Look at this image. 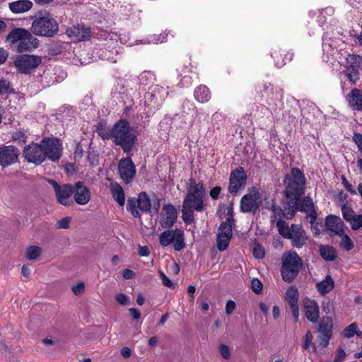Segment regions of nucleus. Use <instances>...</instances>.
Returning <instances> with one entry per match:
<instances>
[{
    "mask_svg": "<svg viewBox=\"0 0 362 362\" xmlns=\"http://www.w3.org/2000/svg\"><path fill=\"white\" fill-rule=\"evenodd\" d=\"M284 183L286 200L284 202V208L286 212V218L292 219L298 211L300 197L305 193V175L299 168H293L291 175L285 176Z\"/></svg>",
    "mask_w": 362,
    "mask_h": 362,
    "instance_id": "obj_1",
    "label": "nucleus"
},
{
    "mask_svg": "<svg viewBox=\"0 0 362 362\" xmlns=\"http://www.w3.org/2000/svg\"><path fill=\"white\" fill-rule=\"evenodd\" d=\"M33 35L24 28H14L6 35V42L17 53L31 52L39 46V40Z\"/></svg>",
    "mask_w": 362,
    "mask_h": 362,
    "instance_id": "obj_2",
    "label": "nucleus"
},
{
    "mask_svg": "<svg viewBox=\"0 0 362 362\" xmlns=\"http://www.w3.org/2000/svg\"><path fill=\"white\" fill-rule=\"evenodd\" d=\"M137 141L136 132L127 120L121 119L114 124L112 141L119 146L124 153L129 154Z\"/></svg>",
    "mask_w": 362,
    "mask_h": 362,
    "instance_id": "obj_3",
    "label": "nucleus"
},
{
    "mask_svg": "<svg viewBox=\"0 0 362 362\" xmlns=\"http://www.w3.org/2000/svg\"><path fill=\"white\" fill-rule=\"evenodd\" d=\"M160 206V199L154 195V199H150L144 192L139 193L137 198L132 197L127 200V210L135 218H141V212L157 215Z\"/></svg>",
    "mask_w": 362,
    "mask_h": 362,
    "instance_id": "obj_4",
    "label": "nucleus"
},
{
    "mask_svg": "<svg viewBox=\"0 0 362 362\" xmlns=\"http://www.w3.org/2000/svg\"><path fill=\"white\" fill-rule=\"evenodd\" d=\"M58 30V23L49 13L36 16L30 27V30L34 35L47 37L54 36Z\"/></svg>",
    "mask_w": 362,
    "mask_h": 362,
    "instance_id": "obj_5",
    "label": "nucleus"
},
{
    "mask_svg": "<svg viewBox=\"0 0 362 362\" xmlns=\"http://www.w3.org/2000/svg\"><path fill=\"white\" fill-rule=\"evenodd\" d=\"M302 266V260L296 252H290L283 257L281 267L282 279L288 282H292L298 276Z\"/></svg>",
    "mask_w": 362,
    "mask_h": 362,
    "instance_id": "obj_6",
    "label": "nucleus"
},
{
    "mask_svg": "<svg viewBox=\"0 0 362 362\" xmlns=\"http://www.w3.org/2000/svg\"><path fill=\"white\" fill-rule=\"evenodd\" d=\"M279 233L286 239L291 240V245L296 248H302L306 243L308 237L300 224H291L281 228Z\"/></svg>",
    "mask_w": 362,
    "mask_h": 362,
    "instance_id": "obj_7",
    "label": "nucleus"
},
{
    "mask_svg": "<svg viewBox=\"0 0 362 362\" xmlns=\"http://www.w3.org/2000/svg\"><path fill=\"white\" fill-rule=\"evenodd\" d=\"M41 62L42 59L39 56L22 54L16 57L14 66L19 73L28 74L33 72Z\"/></svg>",
    "mask_w": 362,
    "mask_h": 362,
    "instance_id": "obj_8",
    "label": "nucleus"
},
{
    "mask_svg": "<svg viewBox=\"0 0 362 362\" xmlns=\"http://www.w3.org/2000/svg\"><path fill=\"white\" fill-rule=\"evenodd\" d=\"M168 95V91L165 88L158 85H152L146 97V103L149 107V110H156L162 105Z\"/></svg>",
    "mask_w": 362,
    "mask_h": 362,
    "instance_id": "obj_9",
    "label": "nucleus"
},
{
    "mask_svg": "<svg viewBox=\"0 0 362 362\" xmlns=\"http://www.w3.org/2000/svg\"><path fill=\"white\" fill-rule=\"evenodd\" d=\"M333 322L329 316L322 317L318 323L317 332H319L318 341L322 348H326L332 336Z\"/></svg>",
    "mask_w": 362,
    "mask_h": 362,
    "instance_id": "obj_10",
    "label": "nucleus"
},
{
    "mask_svg": "<svg viewBox=\"0 0 362 362\" xmlns=\"http://www.w3.org/2000/svg\"><path fill=\"white\" fill-rule=\"evenodd\" d=\"M49 182L52 185L57 202L64 206H69L73 204L71 197L74 193V187L71 184L59 185L52 180Z\"/></svg>",
    "mask_w": 362,
    "mask_h": 362,
    "instance_id": "obj_11",
    "label": "nucleus"
},
{
    "mask_svg": "<svg viewBox=\"0 0 362 362\" xmlns=\"http://www.w3.org/2000/svg\"><path fill=\"white\" fill-rule=\"evenodd\" d=\"M233 223L229 222V219L221 223L217 234V248L220 252L228 248L233 235Z\"/></svg>",
    "mask_w": 362,
    "mask_h": 362,
    "instance_id": "obj_12",
    "label": "nucleus"
},
{
    "mask_svg": "<svg viewBox=\"0 0 362 362\" xmlns=\"http://www.w3.org/2000/svg\"><path fill=\"white\" fill-rule=\"evenodd\" d=\"M42 146L43 153H45V158L57 162L61 156V148L59 140L57 139L44 138L41 141Z\"/></svg>",
    "mask_w": 362,
    "mask_h": 362,
    "instance_id": "obj_13",
    "label": "nucleus"
},
{
    "mask_svg": "<svg viewBox=\"0 0 362 362\" xmlns=\"http://www.w3.org/2000/svg\"><path fill=\"white\" fill-rule=\"evenodd\" d=\"M23 154L28 162L36 165L41 164L45 160L41 143L40 144L32 143L25 146Z\"/></svg>",
    "mask_w": 362,
    "mask_h": 362,
    "instance_id": "obj_14",
    "label": "nucleus"
},
{
    "mask_svg": "<svg viewBox=\"0 0 362 362\" xmlns=\"http://www.w3.org/2000/svg\"><path fill=\"white\" fill-rule=\"evenodd\" d=\"M260 202L259 192L253 189L241 198L240 211L244 213L255 212L259 208Z\"/></svg>",
    "mask_w": 362,
    "mask_h": 362,
    "instance_id": "obj_15",
    "label": "nucleus"
},
{
    "mask_svg": "<svg viewBox=\"0 0 362 362\" xmlns=\"http://www.w3.org/2000/svg\"><path fill=\"white\" fill-rule=\"evenodd\" d=\"M20 153L18 148L14 146H0V165L4 168L16 163Z\"/></svg>",
    "mask_w": 362,
    "mask_h": 362,
    "instance_id": "obj_16",
    "label": "nucleus"
},
{
    "mask_svg": "<svg viewBox=\"0 0 362 362\" xmlns=\"http://www.w3.org/2000/svg\"><path fill=\"white\" fill-rule=\"evenodd\" d=\"M246 179L247 175L243 168L240 167L234 170L230 175L229 192L233 195H236L240 189L244 188Z\"/></svg>",
    "mask_w": 362,
    "mask_h": 362,
    "instance_id": "obj_17",
    "label": "nucleus"
},
{
    "mask_svg": "<svg viewBox=\"0 0 362 362\" xmlns=\"http://www.w3.org/2000/svg\"><path fill=\"white\" fill-rule=\"evenodd\" d=\"M205 189H201L194 192V191H187L182 204L184 207L192 208L197 211H202L204 209V197L205 196Z\"/></svg>",
    "mask_w": 362,
    "mask_h": 362,
    "instance_id": "obj_18",
    "label": "nucleus"
},
{
    "mask_svg": "<svg viewBox=\"0 0 362 362\" xmlns=\"http://www.w3.org/2000/svg\"><path fill=\"white\" fill-rule=\"evenodd\" d=\"M118 171L122 180L130 183L136 175V167L130 157L122 158L118 163Z\"/></svg>",
    "mask_w": 362,
    "mask_h": 362,
    "instance_id": "obj_19",
    "label": "nucleus"
},
{
    "mask_svg": "<svg viewBox=\"0 0 362 362\" xmlns=\"http://www.w3.org/2000/svg\"><path fill=\"white\" fill-rule=\"evenodd\" d=\"M66 34L72 41L81 42L89 40L91 32L90 28L84 25L77 24L68 28Z\"/></svg>",
    "mask_w": 362,
    "mask_h": 362,
    "instance_id": "obj_20",
    "label": "nucleus"
},
{
    "mask_svg": "<svg viewBox=\"0 0 362 362\" xmlns=\"http://www.w3.org/2000/svg\"><path fill=\"white\" fill-rule=\"evenodd\" d=\"M177 213L173 204H168L163 206V213L160 221V226L164 228H170L177 221Z\"/></svg>",
    "mask_w": 362,
    "mask_h": 362,
    "instance_id": "obj_21",
    "label": "nucleus"
},
{
    "mask_svg": "<svg viewBox=\"0 0 362 362\" xmlns=\"http://www.w3.org/2000/svg\"><path fill=\"white\" fill-rule=\"evenodd\" d=\"M298 296V291L293 286H290L286 292V300L291 310L296 322L299 319Z\"/></svg>",
    "mask_w": 362,
    "mask_h": 362,
    "instance_id": "obj_22",
    "label": "nucleus"
},
{
    "mask_svg": "<svg viewBox=\"0 0 362 362\" xmlns=\"http://www.w3.org/2000/svg\"><path fill=\"white\" fill-rule=\"evenodd\" d=\"M74 201L80 205L86 204L90 199V192L83 182H76L74 187Z\"/></svg>",
    "mask_w": 362,
    "mask_h": 362,
    "instance_id": "obj_23",
    "label": "nucleus"
},
{
    "mask_svg": "<svg viewBox=\"0 0 362 362\" xmlns=\"http://www.w3.org/2000/svg\"><path fill=\"white\" fill-rule=\"evenodd\" d=\"M298 211L306 213L312 225L316 223L317 215L313 199L310 197L300 198Z\"/></svg>",
    "mask_w": 362,
    "mask_h": 362,
    "instance_id": "obj_24",
    "label": "nucleus"
},
{
    "mask_svg": "<svg viewBox=\"0 0 362 362\" xmlns=\"http://www.w3.org/2000/svg\"><path fill=\"white\" fill-rule=\"evenodd\" d=\"M325 226L327 230L332 233L331 235H342L344 234V223L338 216L328 215L325 219Z\"/></svg>",
    "mask_w": 362,
    "mask_h": 362,
    "instance_id": "obj_25",
    "label": "nucleus"
},
{
    "mask_svg": "<svg viewBox=\"0 0 362 362\" xmlns=\"http://www.w3.org/2000/svg\"><path fill=\"white\" fill-rule=\"evenodd\" d=\"M305 315L311 322H317L320 317V310L317 303L314 300H308L304 303Z\"/></svg>",
    "mask_w": 362,
    "mask_h": 362,
    "instance_id": "obj_26",
    "label": "nucleus"
},
{
    "mask_svg": "<svg viewBox=\"0 0 362 362\" xmlns=\"http://www.w3.org/2000/svg\"><path fill=\"white\" fill-rule=\"evenodd\" d=\"M270 210L273 212V215L272 216V222H274L275 219L277 218L276 221V227L278 231L288 224L284 220V218H286V212L284 209H283L281 206L276 204H272Z\"/></svg>",
    "mask_w": 362,
    "mask_h": 362,
    "instance_id": "obj_27",
    "label": "nucleus"
},
{
    "mask_svg": "<svg viewBox=\"0 0 362 362\" xmlns=\"http://www.w3.org/2000/svg\"><path fill=\"white\" fill-rule=\"evenodd\" d=\"M33 6V4L30 0H18L8 4L10 11L15 14L25 13L30 11Z\"/></svg>",
    "mask_w": 362,
    "mask_h": 362,
    "instance_id": "obj_28",
    "label": "nucleus"
},
{
    "mask_svg": "<svg viewBox=\"0 0 362 362\" xmlns=\"http://www.w3.org/2000/svg\"><path fill=\"white\" fill-rule=\"evenodd\" d=\"M259 89H261V87H259ZM259 91L261 97L269 103L278 99L280 95V92H279L276 88L271 83L264 84L263 86V89Z\"/></svg>",
    "mask_w": 362,
    "mask_h": 362,
    "instance_id": "obj_29",
    "label": "nucleus"
},
{
    "mask_svg": "<svg viewBox=\"0 0 362 362\" xmlns=\"http://www.w3.org/2000/svg\"><path fill=\"white\" fill-rule=\"evenodd\" d=\"M110 192L114 200L120 206H123L125 203V196L122 186L117 183L110 185Z\"/></svg>",
    "mask_w": 362,
    "mask_h": 362,
    "instance_id": "obj_30",
    "label": "nucleus"
},
{
    "mask_svg": "<svg viewBox=\"0 0 362 362\" xmlns=\"http://www.w3.org/2000/svg\"><path fill=\"white\" fill-rule=\"evenodd\" d=\"M340 40L332 39L330 34L327 32L323 36V43H322V49L323 51L327 53H329L331 51L337 49L339 46V43Z\"/></svg>",
    "mask_w": 362,
    "mask_h": 362,
    "instance_id": "obj_31",
    "label": "nucleus"
},
{
    "mask_svg": "<svg viewBox=\"0 0 362 362\" xmlns=\"http://www.w3.org/2000/svg\"><path fill=\"white\" fill-rule=\"evenodd\" d=\"M316 286L318 292L322 296H325V294L328 293L333 289L334 284L332 276L329 275H327L325 279L322 281L317 283Z\"/></svg>",
    "mask_w": 362,
    "mask_h": 362,
    "instance_id": "obj_32",
    "label": "nucleus"
},
{
    "mask_svg": "<svg viewBox=\"0 0 362 362\" xmlns=\"http://www.w3.org/2000/svg\"><path fill=\"white\" fill-rule=\"evenodd\" d=\"M349 102L356 110H362V94L358 89L355 88L351 91Z\"/></svg>",
    "mask_w": 362,
    "mask_h": 362,
    "instance_id": "obj_33",
    "label": "nucleus"
},
{
    "mask_svg": "<svg viewBox=\"0 0 362 362\" xmlns=\"http://www.w3.org/2000/svg\"><path fill=\"white\" fill-rule=\"evenodd\" d=\"M195 99L200 103H205L210 100L211 92L206 86L197 87L194 92Z\"/></svg>",
    "mask_w": 362,
    "mask_h": 362,
    "instance_id": "obj_34",
    "label": "nucleus"
},
{
    "mask_svg": "<svg viewBox=\"0 0 362 362\" xmlns=\"http://www.w3.org/2000/svg\"><path fill=\"white\" fill-rule=\"evenodd\" d=\"M176 238V229L165 230L162 232L159 235V243L163 247H166L173 243L174 239Z\"/></svg>",
    "mask_w": 362,
    "mask_h": 362,
    "instance_id": "obj_35",
    "label": "nucleus"
},
{
    "mask_svg": "<svg viewBox=\"0 0 362 362\" xmlns=\"http://www.w3.org/2000/svg\"><path fill=\"white\" fill-rule=\"evenodd\" d=\"M320 254L326 261H333L337 258L335 249L329 245H321L320 247Z\"/></svg>",
    "mask_w": 362,
    "mask_h": 362,
    "instance_id": "obj_36",
    "label": "nucleus"
},
{
    "mask_svg": "<svg viewBox=\"0 0 362 362\" xmlns=\"http://www.w3.org/2000/svg\"><path fill=\"white\" fill-rule=\"evenodd\" d=\"M96 132L103 140H112L113 139V126L108 129L102 122H99L96 127Z\"/></svg>",
    "mask_w": 362,
    "mask_h": 362,
    "instance_id": "obj_37",
    "label": "nucleus"
},
{
    "mask_svg": "<svg viewBox=\"0 0 362 362\" xmlns=\"http://www.w3.org/2000/svg\"><path fill=\"white\" fill-rule=\"evenodd\" d=\"M173 243L175 251H180L185 247L184 232L182 230L176 228V238Z\"/></svg>",
    "mask_w": 362,
    "mask_h": 362,
    "instance_id": "obj_38",
    "label": "nucleus"
},
{
    "mask_svg": "<svg viewBox=\"0 0 362 362\" xmlns=\"http://www.w3.org/2000/svg\"><path fill=\"white\" fill-rule=\"evenodd\" d=\"M182 218L186 224H191L194 222V209L189 207H184L182 206Z\"/></svg>",
    "mask_w": 362,
    "mask_h": 362,
    "instance_id": "obj_39",
    "label": "nucleus"
},
{
    "mask_svg": "<svg viewBox=\"0 0 362 362\" xmlns=\"http://www.w3.org/2000/svg\"><path fill=\"white\" fill-rule=\"evenodd\" d=\"M14 89L11 83L6 79L0 78V95L13 93Z\"/></svg>",
    "mask_w": 362,
    "mask_h": 362,
    "instance_id": "obj_40",
    "label": "nucleus"
},
{
    "mask_svg": "<svg viewBox=\"0 0 362 362\" xmlns=\"http://www.w3.org/2000/svg\"><path fill=\"white\" fill-rule=\"evenodd\" d=\"M355 334L361 336L362 334L361 331L358 330V326L356 322L351 323L346 327L344 331V336L346 338H351Z\"/></svg>",
    "mask_w": 362,
    "mask_h": 362,
    "instance_id": "obj_41",
    "label": "nucleus"
},
{
    "mask_svg": "<svg viewBox=\"0 0 362 362\" xmlns=\"http://www.w3.org/2000/svg\"><path fill=\"white\" fill-rule=\"evenodd\" d=\"M139 78L141 84L148 86L155 81V75L151 71H145L140 74Z\"/></svg>",
    "mask_w": 362,
    "mask_h": 362,
    "instance_id": "obj_42",
    "label": "nucleus"
},
{
    "mask_svg": "<svg viewBox=\"0 0 362 362\" xmlns=\"http://www.w3.org/2000/svg\"><path fill=\"white\" fill-rule=\"evenodd\" d=\"M41 254V249L38 246H30L26 251V257L30 260L36 259Z\"/></svg>",
    "mask_w": 362,
    "mask_h": 362,
    "instance_id": "obj_43",
    "label": "nucleus"
},
{
    "mask_svg": "<svg viewBox=\"0 0 362 362\" xmlns=\"http://www.w3.org/2000/svg\"><path fill=\"white\" fill-rule=\"evenodd\" d=\"M341 237V246L346 251H350L354 247V245L350 237L344 233Z\"/></svg>",
    "mask_w": 362,
    "mask_h": 362,
    "instance_id": "obj_44",
    "label": "nucleus"
},
{
    "mask_svg": "<svg viewBox=\"0 0 362 362\" xmlns=\"http://www.w3.org/2000/svg\"><path fill=\"white\" fill-rule=\"evenodd\" d=\"M341 211H342V215H343L344 218L349 223L352 221V219L356 215L354 214V211H353V209L351 207L347 206L346 204L343 205V206L341 208Z\"/></svg>",
    "mask_w": 362,
    "mask_h": 362,
    "instance_id": "obj_45",
    "label": "nucleus"
},
{
    "mask_svg": "<svg viewBox=\"0 0 362 362\" xmlns=\"http://www.w3.org/2000/svg\"><path fill=\"white\" fill-rule=\"evenodd\" d=\"M189 187H187V191H194V192H197V191H199L201 189H205L204 187V185L202 182L197 183L196 180L194 178L189 179Z\"/></svg>",
    "mask_w": 362,
    "mask_h": 362,
    "instance_id": "obj_46",
    "label": "nucleus"
},
{
    "mask_svg": "<svg viewBox=\"0 0 362 362\" xmlns=\"http://www.w3.org/2000/svg\"><path fill=\"white\" fill-rule=\"evenodd\" d=\"M252 253L256 259H262L265 255L264 248L259 243H255Z\"/></svg>",
    "mask_w": 362,
    "mask_h": 362,
    "instance_id": "obj_47",
    "label": "nucleus"
},
{
    "mask_svg": "<svg viewBox=\"0 0 362 362\" xmlns=\"http://www.w3.org/2000/svg\"><path fill=\"white\" fill-rule=\"evenodd\" d=\"M313 336L311 331H308L304 337V342L303 344V349L308 350L310 346L313 344Z\"/></svg>",
    "mask_w": 362,
    "mask_h": 362,
    "instance_id": "obj_48",
    "label": "nucleus"
},
{
    "mask_svg": "<svg viewBox=\"0 0 362 362\" xmlns=\"http://www.w3.org/2000/svg\"><path fill=\"white\" fill-rule=\"evenodd\" d=\"M353 230H358L362 227V214L356 215L350 222Z\"/></svg>",
    "mask_w": 362,
    "mask_h": 362,
    "instance_id": "obj_49",
    "label": "nucleus"
},
{
    "mask_svg": "<svg viewBox=\"0 0 362 362\" xmlns=\"http://www.w3.org/2000/svg\"><path fill=\"white\" fill-rule=\"evenodd\" d=\"M196 110V107L194 103L189 100H184L182 105V111L183 113H187L188 112H194Z\"/></svg>",
    "mask_w": 362,
    "mask_h": 362,
    "instance_id": "obj_50",
    "label": "nucleus"
},
{
    "mask_svg": "<svg viewBox=\"0 0 362 362\" xmlns=\"http://www.w3.org/2000/svg\"><path fill=\"white\" fill-rule=\"evenodd\" d=\"M251 288L255 293H261L262 284L258 279H253L251 281Z\"/></svg>",
    "mask_w": 362,
    "mask_h": 362,
    "instance_id": "obj_51",
    "label": "nucleus"
},
{
    "mask_svg": "<svg viewBox=\"0 0 362 362\" xmlns=\"http://www.w3.org/2000/svg\"><path fill=\"white\" fill-rule=\"evenodd\" d=\"M70 221H71L70 217L67 216V217L62 218L57 222V228L67 229L69 228Z\"/></svg>",
    "mask_w": 362,
    "mask_h": 362,
    "instance_id": "obj_52",
    "label": "nucleus"
},
{
    "mask_svg": "<svg viewBox=\"0 0 362 362\" xmlns=\"http://www.w3.org/2000/svg\"><path fill=\"white\" fill-rule=\"evenodd\" d=\"M71 291L74 293V295L80 296L85 291V284H84V283L82 282V281L78 283L76 285L72 286Z\"/></svg>",
    "mask_w": 362,
    "mask_h": 362,
    "instance_id": "obj_53",
    "label": "nucleus"
},
{
    "mask_svg": "<svg viewBox=\"0 0 362 362\" xmlns=\"http://www.w3.org/2000/svg\"><path fill=\"white\" fill-rule=\"evenodd\" d=\"M167 34H160L159 35H154L151 37V40L148 41V42H153V43H162L164 42L166 40Z\"/></svg>",
    "mask_w": 362,
    "mask_h": 362,
    "instance_id": "obj_54",
    "label": "nucleus"
},
{
    "mask_svg": "<svg viewBox=\"0 0 362 362\" xmlns=\"http://www.w3.org/2000/svg\"><path fill=\"white\" fill-rule=\"evenodd\" d=\"M219 351L221 356L226 360H228L230 358V351L227 345L222 344L220 346Z\"/></svg>",
    "mask_w": 362,
    "mask_h": 362,
    "instance_id": "obj_55",
    "label": "nucleus"
},
{
    "mask_svg": "<svg viewBox=\"0 0 362 362\" xmlns=\"http://www.w3.org/2000/svg\"><path fill=\"white\" fill-rule=\"evenodd\" d=\"M348 73L346 74V77L349 79L352 83L356 82L358 79V73L357 70H356L354 67L351 70L349 69Z\"/></svg>",
    "mask_w": 362,
    "mask_h": 362,
    "instance_id": "obj_56",
    "label": "nucleus"
},
{
    "mask_svg": "<svg viewBox=\"0 0 362 362\" xmlns=\"http://www.w3.org/2000/svg\"><path fill=\"white\" fill-rule=\"evenodd\" d=\"M353 141L357 145L358 151L361 152L362 155V134L354 133L353 136Z\"/></svg>",
    "mask_w": 362,
    "mask_h": 362,
    "instance_id": "obj_57",
    "label": "nucleus"
},
{
    "mask_svg": "<svg viewBox=\"0 0 362 362\" xmlns=\"http://www.w3.org/2000/svg\"><path fill=\"white\" fill-rule=\"evenodd\" d=\"M159 276L162 280V284L168 288H173V282L168 278V276L161 271L158 272Z\"/></svg>",
    "mask_w": 362,
    "mask_h": 362,
    "instance_id": "obj_58",
    "label": "nucleus"
},
{
    "mask_svg": "<svg viewBox=\"0 0 362 362\" xmlns=\"http://www.w3.org/2000/svg\"><path fill=\"white\" fill-rule=\"evenodd\" d=\"M236 304L233 300H229L226 302L225 311L227 315H230L235 310Z\"/></svg>",
    "mask_w": 362,
    "mask_h": 362,
    "instance_id": "obj_59",
    "label": "nucleus"
},
{
    "mask_svg": "<svg viewBox=\"0 0 362 362\" xmlns=\"http://www.w3.org/2000/svg\"><path fill=\"white\" fill-rule=\"evenodd\" d=\"M319 110L318 107L312 102H307L306 106L303 107V111L306 112L307 113L310 112H315Z\"/></svg>",
    "mask_w": 362,
    "mask_h": 362,
    "instance_id": "obj_60",
    "label": "nucleus"
},
{
    "mask_svg": "<svg viewBox=\"0 0 362 362\" xmlns=\"http://www.w3.org/2000/svg\"><path fill=\"white\" fill-rule=\"evenodd\" d=\"M221 191V187L220 186H216L214 188H212L209 192V194L211 199L214 200H217L219 197Z\"/></svg>",
    "mask_w": 362,
    "mask_h": 362,
    "instance_id": "obj_61",
    "label": "nucleus"
},
{
    "mask_svg": "<svg viewBox=\"0 0 362 362\" xmlns=\"http://www.w3.org/2000/svg\"><path fill=\"white\" fill-rule=\"evenodd\" d=\"M346 356V353L344 350L341 348H339L337 351L336 357L334 360V362H343L344 361Z\"/></svg>",
    "mask_w": 362,
    "mask_h": 362,
    "instance_id": "obj_62",
    "label": "nucleus"
},
{
    "mask_svg": "<svg viewBox=\"0 0 362 362\" xmlns=\"http://www.w3.org/2000/svg\"><path fill=\"white\" fill-rule=\"evenodd\" d=\"M115 300L121 305H127L128 303V297L124 293H119L116 295Z\"/></svg>",
    "mask_w": 362,
    "mask_h": 362,
    "instance_id": "obj_63",
    "label": "nucleus"
},
{
    "mask_svg": "<svg viewBox=\"0 0 362 362\" xmlns=\"http://www.w3.org/2000/svg\"><path fill=\"white\" fill-rule=\"evenodd\" d=\"M342 183L345 187V189L349 192L351 194H356V190L354 189V188L353 187V186L351 185V184H350L347 180L346 179L345 177H342Z\"/></svg>",
    "mask_w": 362,
    "mask_h": 362,
    "instance_id": "obj_64",
    "label": "nucleus"
}]
</instances>
